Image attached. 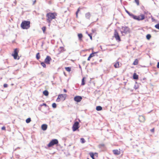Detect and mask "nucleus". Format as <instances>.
<instances>
[{"label": "nucleus", "mask_w": 159, "mask_h": 159, "mask_svg": "<svg viewBox=\"0 0 159 159\" xmlns=\"http://www.w3.org/2000/svg\"><path fill=\"white\" fill-rule=\"evenodd\" d=\"M125 11L126 12V13L129 16H130L131 17H133V16L134 17V14H133L132 13H130L129 11H127V10H125Z\"/></svg>", "instance_id": "7"}, {"label": "nucleus", "mask_w": 159, "mask_h": 159, "mask_svg": "<svg viewBox=\"0 0 159 159\" xmlns=\"http://www.w3.org/2000/svg\"><path fill=\"white\" fill-rule=\"evenodd\" d=\"M78 35L79 38L80 39H81L83 37V35H82V34H78Z\"/></svg>", "instance_id": "8"}, {"label": "nucleus", "mask_w": 159, "mask_h": 159, "mask_svg": "<svg viewBox=\"0 0 159 159\" xmlns=\"http://www.w3.org/2000/svg\"><path fill=\"white\" fill-rule=\"evenodd\" d=\"M133 18L135 20L139 21L144 19L145 16L143 14H141L140 15L138 16L134 15V17L133 16Z\"/></svg>", "instance_id": "4"}, {"label": "nucleus", "mask_w": 159, "mask_h": 159, "mask_svg": "<svg viewBox=\"0 0 159 159\" xmlns=\"http://www.w3.org/2000/svg\"><path fill=\"white\" fill-rule=\"evenodd\" d=\"M36 2V0H35L34 2V4Z\"/></svg>", "instance_id": "17"}, {"label": "nucleus", "mask_w": 159, "mask_h": 159, "mask_svg": "<svg viewBox=\"0 0 159 159\" xmlns=\"http://www.w3.org/2000/svg\"><path fill=\"white\" fill-rule=\"evenodd\" d=\"M136 3H137L138 5H139V0H135Z\"/></svg>", "instance_id": "11"}, {"label": "nucleus", "mask_w": 159, "mask_h": 159, "mask_svg": "<svg viewBox=\"0 0 159 159\" xmlns=\"http://www.w3.org/2000/svg\"><path fill=\"white\" fill-rule=\"evenodd\" d=\"M85 16L86 18L88 19H89L90 18L91 16V14L89 12H88L85 14Z\"/></svg>", "instance_id": "6"}, {"label": "nucleus", "mask_w": 159, "mask_h": 159, "mask_svg": "<svg viewBox=\"0 0 159 159\" xmlns=\"http://www.w3.org/2000/svg\"><path fill=\"white\" fill-rule=\"evenodd\" d=\"M46 17H47V22L49 23H50L52 20L55 18V15L54 13H49L47 14Z\"/></svg>", "instance_id": "2"}, {"label": "nucleus", "mask_w": 159, "mask_h": 159, "mask_svg": "<svg viewBox=\"0 0 159 159\" xmlns=\"http://www.w3.org/2000/svg\"><path fill=\"white\" fill-rule=\"evenodd\" d=\"M30 21L25 20L22 22L21 24V27L24 29H27L30 27Z\"/></svg>", "instance_id": "1"}, {"label": "nucleus", "mask_w": 159, "mask_h": 159, "mask_svg": "<svg viewBox=\"0 0 159 159\" xmlns=\"http://www.w3.org/2000/svg\"><path fill=\"white\" fill-rule=\"evenodd\" d=\"M121 33L123 35V34H127L130 32V29L126 26H122L120 30Z\"/></svg>", "instance_id": "3"}, {"label": "nucleus", "mask_w": 159, "mask_h": 159, "mask_svg": "<svg viewBox=\"0 0 159 159\" xmlns=\"http://www.w3.org/2000/svg\"><path fill=\"white\" fill-rule=\"evenodd\" d=\"M92 31L93 33H95L96 32V30H92Z\"/></svg>", "instance_id": "14"}, {"label": "nucleus", "mask_w": 159, "mask_h": 159, "mask_svg": "<svg viewBox=\"0 0 159 159\" xmlns=\"http://www.w3.org/2000/svg\"><path fill=\"white\" fill-rule=\"evenodd\" d=\"M76 17L77 18H78V13H76Z\"/></svg>", "instance_id": "16"}, {"label": "nucleus", "mask_w": 159, "mask_h": 159, "mask_svg": "<svg viewBox=\"0 0 159 159\" xmlns=\"http://www.w3.org/2000/svg\"><path fill=\"white\" fill-rule=\"evenodd\" d=\"M151 36L150 34H148L146 35V38L148 39H150Z\"/></svg>", "instance_id": "9"}, {"label": "nucleus", "mask_w": 159, "mask_h": 159, "mask_svg": "<svg viewBox=\"0 0 159 159\" xmlns=\"http://www.w3.org/2000/svg\"><path fill=\"white\" fill-rule=\"evenodd\" d=\"M80 11V9L79 8L78 9V10H77V11H76V13H78V12H79V11Z\"/></svg>", "instance_id": "15"}, {"label": "nucleus", "mask_w": 159, "mask_h": 159, "mask_svg": "<svg viewBox=\"0 0 159 159\" xmlns=\"http://www.w3.org/2000/svg\"><path fill=\"white\" fill-rule=\"evenodd\" d=\"M155 27L156 28L159 30V23L156 25H155Z\"/></svg>", "instance_id": "10"}, {"label": "nucleus", "mask_w": 159, "mask_h": 159, "mask_svg": "<svg viewBox=\"0 0 159 159\" xmlns=\"http://www.w3.org/2000/svg\"><path fill=\"white\" fill-rule=\"evenodd\" d=\"M92 34H89L88 35H89V36L90 37V39H92Z\"/></svg>", "instance_id": "12"}, {"label": "nucleus", "mask_w": 159, "mask_h": 159, "mask_svg": "<svg viewBox=\"0 0 159 159\" xmlns=\"http://www.w3.org/2000/svg\"><path fill=\"white\" fill-rule=\"evenodd\" d=\"M114 36L115 37L116 40H120V36L118 32L116 30H115Z\"/></svg>", "instance_id": "5"}, {"label": "nucleus", "mask_w": 159, "mask_h": 159, "mask_svg": "<svg viewBox=\"0 0 159 159\" xmlns=\"http://www.w3.org/2000/svg\"><path fill=\"white\" fill-rule=\"evenodd\" d=\"M122 1V0H120V2H121Z\"/></svg>", "instance_id": "18"}, {"label": "nucleus", "mask_w": 159, "mask_h": 159, "mask_svg": "<svg viewBox=\"0 0 159 159\" xmlns=\"http://www.w3.org/2000/svg\"><path fill=\"white\" fill-rule=\"evenodd\" d=\"M42 30L43 32H44V31L45 30V27H42Z\"/></svg>", "instance_id": "13"}]
</instances>
